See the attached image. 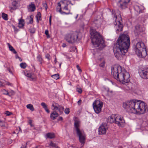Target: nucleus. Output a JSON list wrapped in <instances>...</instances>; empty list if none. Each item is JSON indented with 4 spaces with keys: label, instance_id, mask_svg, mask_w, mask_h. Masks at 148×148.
<instances>
[{
    "label": "nucleus",
    "instance_id": "f257e3e1",
    "mask_svg": "<svg viewBox=\"0 0 148 148\" xmlns=\"http://www.w3.org/2000/svg\"><path fill=\"white\" fill-rule=\"evenodd\" d=\"M130 44L129 36L124 34L120 35L116 43L115 57L118 60L123 59L129 48Z\"/></svg>",
    "mask_w": 148,
    "mask_h": 148
},
{
    "label": "nucleus",
    "instance_id": "f03ea898",
    "mask_svg": "<svg viewBox=\"0 0 148 148\" xmlns=\"http://www.w3.org/2000/svg\"><path fill=\"white\" fill-rule=\"evenodd\" d=\"M123 107L128 112L139 114L145 113L147 109V105L145 103L136 100H132L123 103Z\"/></svg>",
    "mask_w": 148,
    "mask_h": 148
},
{
    "label": "nucleus",
    "instance_id": "7ed1b4c3",
    "mask_svg": "<svg viewBox=\"0 0 148 148\" xmlns=\"http://www.w3.org/2000/svg\"><path fill=\"white\" fill-rule=\"evenodd\" d=\"M92 42L95 47H99L101 49L104 47V40L100 34L95 30L90 31Z\"/></svg>",
    "mask_w": 148,
    "mask_h": 148
},
{
    "label": "nucleus",
    "instance_id": "20e7f679",
    "mask_svg": "<svg viewBox=\"0 0 148 148\" xmlns=\"http://www.w3.org/2000/svg\"><path fill=\"white\" fill-rule=\"evenodd\" d=\"M74 127L77 135L79 137V141L83 145L85 143L86 136L84 131L80 129V123L78 118L75 117L74 120Z\"/></svg>",
    "mask_w": 148,
    "mask_h": 148
},
{
    "label": "nucleus",
    "instance_id": "39448f33",
    "mask_svg": "<svg viewBox=\"0 0 148 148\" xmlns=\"http://www.w3.org/2000/svg\"><path fill=\"white\" fill-rule=\"evenodd\" d=\"M71 1L68 0H62L57 3L56 10L57 12L62 14H68L70 11L68 8V5L70 4Z\"/></svg>",
    "mask_w": 148,
    "mask_h": 148
},
{
    "label": "nucleus",
    "instance_id": "423d86ee",
    "mask_svg": "<svg viewBox=\"0 0 148 148\" xmlns=\"http://www.w3.org/2000/svg\"><path fill=\"white\" fill-rule=\"evenodd\" d=\"M79 32L77 31H71L65 36L64 39L69 43L73 44L79 40Z\"/></svg>",
    "mask_w": 148,
    "mask_h": 148
},
{
    "label": "nucleus",
    "instance_id": "0eeeda50",
    "mask_svg": "<svg viewBox=\"0 0 148 148\" xmlns=\"http://www.w3.org/2000/svg\"><path fill=\"white\" fill-rule=\"evenodd\" d=\"M136 53L139 56L144 57L147 54L144 43L142 42H138L135 47Z\"/></svg>",
    "mask_w": 148,
    "mask_h": 148
},
{
    "label": "nucleus",
    "instance_id": "6e6552de",
    "mask_svg": "<svg viewBox=\"0 0 148 148\" xmlns=\"http://www.w3.org/2000/svg\"><path fill=\"white\" fill-rule=\"evenodd\" d=\"M113 19L115 21L114 24L116 28V32H120L122 31L123 25L122 23V20L120 13L117 14L116 13L114 14Z\"/></svg>",
    "mask_w": 148,
    "mask_h": 148
},
{
    "label": "nucleus",
    "instance_id": "1a4fd4ad",
    "mask_svg": "<svg viewBox=\"0 0 148 148\" xmlns=\"http://www.w3.org/2000/svg\"><path fill=\"white\" fill-rule=\"evenodd\" d=\"M117 77L116 79L122 83L130 82V74L125 70H122L121 69V72H120Z\"/></svg>",
    "mask_w": 148,
    "mask_h": 148
},
{
    "label": "nucleus",
    "instance_id": "9d476101",
    "mask_svg": "<svg viewBox=\"0 0 148 148\" xmlns=\"http://www.w3.org/2000/svg\"><path fill=\"white\" fill-rule=\"evenodd\" d=\"M103 102L99 100H96L93 103V107L95 112L99 114L101 112L103 107Z\"/></svg>",
    "mask_w": 148,
    "mask_h": 148
},
{
    "label": "nucleus",
    "instance_id": "9b49d317",
    "mask_svg": "<svg viewBox=\"0 0 148 148\" xmlns=\"http://www.w3.org/2000/svg\"><path fill=\"white\" fill-rule=\"evenodd\" d=\"M121 67L120 66H114L112 68L111 74L116 79L118 77V74L121 72Z\"/></svg>",
    "mask_w": 148,
    "mask_h": 148
},
{
    "label": "nucleus",
    "instance_id": "f8f14e48",
    "mask_svg": "<svg viewBox=\"0 0 148 148\" xmlns=\"http://www.w3.org/2000/svg\"><path fill=\"white\" fill-rule=\"evenodd\" d=\"M141 77L144 79H148V67H145L142 68L139 72Z\"/></svg>",
    "mask_w": 148,
    "mask_h": 148
},
{
    "label": "nucleus",
    "instance_id": "ddd939ff",
    "mask_svg": "<svg viewBox=\"0 0 148 148\" xmlns=\"http://www.w3.org/2000/svg\"><path fill=\"white\" fill-rule=\"evenodd\" d=\"M109 126L106 123H103L99 128L98 132L99 134H104L108 129Z\"/></svg>",
    "mask_w": 148,
    "mask_h": 148
},
{
    "label": "nucleus",
    "instance_id": "4468645a",
    "mask_svg": "<svg viewBox=\"0 0 148 148\" xmlns=\"http://www.w3.org/2000/svg\"><path fill=\"white\" fill-rule=\"evenodd\" d=\"M130 0H120L118 5L121 9H125L127 7L128 3L130 2Z\"/></svg>",
    "mask_w": 148,
    "mask_h": 148
},
{
    "label": "nucleus",
    "instance_id": "2eb2a0df",
    "mask_svg": "<svg viewBox=\"0 0 148 148\" xmlns=\"http://www.w3.org/2000/svg\"><path fill=\"white\" fill-rule=\"evenodd\" d=\"M125 123V121L122 117L115 114V123L119 126H121Z\"/></svg>",
    "mask_w": 148,
    "mask_h": 148
},
{
    "label": "nucleus",
    "instance_id": "dca6fc26",
    "mask_svg": "<svg viewBox=\"0 0 148 148\" xmlns=\"http://www.w3.org/2000/svg\"><path fill=\"white\" fill-rule=\"evenodd\" d=\"M122 84H123V88L124 89L128 90L132 89V84L129 82L125 83H122Z\"/></svg>",
    "mask_w": 148,
    "mask_h": 148
},
{
    "label": "nucleus",
    "instance_id": "f3484780",
    "mask_svg": "<svg viewBox=\"0 0 148 148\" xmlns=\"http://www.w3.org/2000/svg\"><path fill=\"white\" fill-rule=\"evenodd\" d=\"M27 8L29 12H34L36 10V6L34 2H31L27 6Z\"/></svg>",
    "mask_w": 148,
    "mask_h": 148
},
{
    "label": "nucleus",
    "instance_id": "a211bd4d",
    "mask_svg": "<svg viewBox=\"0 0 148 148\" xmlns=\"http://www.w3.org/2000/svg\"><path fill=\"white\" fill-rule=\"evenodd\" d=\"M18 27L20 28H23L25 24L24 20L21 18L18 20Z\"/></svg>",
    "mask_w": 148,
    "mask_h": 148
},
{
    "label": "nucleus",
    "instance_id": "6ab92c4d",
    "mask_svg": "<svg viewBox=\"0 0 148 148\" xmlns=\"http://www.w3.org/2000/svg\"><path fill=\"white\" fill-rule=\"evenodd\" d=\"M58 115V114L56 112L53 111L51 114L50 118L51 119L54 120L57 118Z\"/></svg>",
    "mask_w": 148,
    "mask_h": 148
},
{
    "label": "nucleus",
    "instance_id": "aec40b11",
    "mask_svg": "<svg viewBox=\"0 0 148 148\" xmlns=\"http://www.w3.org/2000/svg\"><path fill=\"white\" fill-rule=\"evenodd\" d=\"M55 134L53 133L49 132L47 133L45 135V137L46 138L50 139L54 138L55 137Z\"/></svg>",
    "mask_w": 148,
    "mask_h": 148
},
{
    "label": "nucleus",
    "instance_id": "412c9836",
    "mask_svg": "<svg viewBox=\"0 0 148 148\" xmlns=\"http://www.w3.org/2000/svg\"><path fill=\"white\" fill-rule=\"evenodd\" d=\"M108 121L111 123H115V114H113L109 117Z\"/></svg>",
    "mask_w": 148,
    "mask_h": 148
},
{
    "label": "nucleus",
    "instance_id": "4be33fe9",
    "mask_svg": "<svg viewBox=\"0 0 148 148\" xmlns=\"http://www.w3.org/2000/svg\"><path fill=\"white\" fill-rule=\"evenodd\" d=\"M41 104L47 113H49L50 112V111L49 109L48 108L46 104L44 102H42L41 103Z\"/></svg>",
    "mask_w": 148,
    "mask_h": 148
},
{
    "label": "nucleus",
    "instance_id": "5701e85b",
    "mask_svg": "<svg viewBox=\"0 0 148 148\" xmlns=\"http://www.w3.org/2000/svg\"><path fill=\"white\" fill-rule=\"evenodd\" d=\"M7 45L10 51H12L13 53L15 54H16L17 53L16 51L9 43H7Z\"/></svg>",
    "mask_w": 148,
    "mask_h": 148
},
{
    "label": "nucleus",
    "instance_id": "b1692460",
    "mask_svg": "<svg viewBox=\"0 0 148 148\" xmlns=\"http://www.w3.org/2000/svg\"><path fill=\"white\" fill-rule=\"evenodd\" d=\"M59 106V105L58 103L53 102L52 105V107L53 108V110H56L58 109Z\"/></svg>",
    "mask_w": 148,
    "mask_h": 148
},
{
    "label": "nucleus",
    "instance_id": "393cba45",
    "mask_svg": "<svg viewBox=\"0 0 148 148\" xmlns=\"http://www.w3.org/2000/svg\"><path fill=\"white\" fill-rule=\"evenodd\" d=\"M36 18L37 20V21L38 23L39 21L41 20V14L40 12H38L36 16Z\"/></svg>",
    "mask_w": 148,
    "mask_h": 148
},
{
    "label": "nucleus",
    "instance_id": "a878e982",
    "mask_svg": "<svg viewBox=\"0 0 148 148\" xmlns=\"http://www.w3.org/2000/svg\"><path fill=\"white\" fill-rule=\"evenodd\" d=\"M57 110L59 111L60 114H61L63 113L64 108L62 106L59 105Z\"/></svg>",
    "mask_w": 148,
    "mask_h": 148
},
{
    "label": "nucleus",
    "instance_id": "bb28decb",
    "mask_svg": "<svg viewBox=\"0 0 148 148\" xmlns=\"http://www.w3.org/2000/svg\"><path fill=\"white\" fill-rule=\"evenodd\" d=\"M26 107L27 108L29 109L32 111H33L34 110V108L33 106V105L31 104H29L27 105Z\"/></svg>",
    "mask_w": 148,
    "mask_h": 148
},
{
    "label": "nucleus",
    "instance_id": "cd10ccee",
    "mask_svg": "<svg viewBox=\"0 0 148 148\" xmlns=\"http://www.w3.org/2000/svg\"><path fill=\"white\" fill-rule=\"evenodd\" d=\"M30 80L33 81H36L37 80V77L35 75H34L33 73H32V76L29 77Z\"/></svg>",
    "mask_w": 148,
    "mask_h": 148
},
{
    "label": "nucleus",
    "instance_id": "c85d7f7f",
    "mask_svg": "<svg viewBox=\"0 0 148 148\" xmlns=\"http://www.w3.org/2000/svg\"><path fill=\"white\" fill-rule=\"evenodd\" d=\"M2 17L5 20L7 21L8 19V14L4 13L3 12L2 13Z\"/></svg>",
    "mask_w": 148,
    "mask_h": 148
},
{
    "label": "nucleus",
    "instance_id": "c756f323",
    "mask_svg": "<svg viewBox=\"0 0 148 148\" xmlns=\"http://www.w3.org/2000/svg\"><path fill=\"white\" fill-rule=\"evenodd\" d=\"M24 75L29 78V77L32 76V73H29L27 70L24 71Z\"/></svg>",
    "mask_w": 148,
    "mask_h": 148
},
{
    "label": "nucleus",
    "instance_id": "7c9ffc66",
    "mask_svg": "<svg viewBox=\"0 0 148 148\" xmlns=\"http://www.w3.org/2000/svg\"><path fill=\"white\" fill-rule=\"evenodd\" d=\"M37 59L38 61L40 62L41 64H42L43 61L42 56L40 55H38L37 57Z\"/></svg>",
    "mask_w": 148,
    "mask_h": 148
},
{
    "label": "nucleus",
    "instance_id": "2f4dec72",
    "mask_svg": "<svg viewBox=\"0 0 148 148\" xmlns=\"http://www.w3.org/2000/svg\"><path fill=\"white\" fill-rule=\"evenodd\" d=\"M1 90L3 94L9 95V92L7 90H6L4 89H3Z\"/></svg>",
    "mask_w": 148,
    "mask_h": 148
},
{
    "label": "nucleus",
    "instance_id": "473e14b6",
    "mask_svg": "<svg viewBox=\"0 0 148 148\" xmlns=\"http://www.w3.org/2000/svg\"><path fill=\"white\" fill-rule=\"evenodd\" d=\"M20 67L23 69H25L27 66V64L25 62L21 63L20 64Z\"/></svg>",
    "mask_w": 148,
    "mask_h": 148
},
{
    "label": "nucleus",
    "instance_id": "72a5a7b5",
    "mask_svg": "<svg viewBox=\"0 0 148 148\" xmlns=\"http://www.w3.org/2000/svg\"><path fill=\"white\" fill-rule=\"evenodd\" d=\"M136 30L138 32H140L141 31V27L139 25H137L135 26Z\"/></svg>",
    "mask_w": 148,
    "mask_h": 148
},
{
    "label": "nucleus",
    "instance_id": "f704fd0d",
    "mask_svg": "<svg viewBox=\"0 0 148 148\" xmlns=\"http://www.w3.org/2000/svg\"><path fill=\"white\" fill-rule=\"evenodd\" d=\"M10 10L11 12H12L13 10H15L16 9V8L12 5H10L9 7Z\"/></svg>",
    "mask_w": 148,
    "mask_h": 148
},
{
    "label": "nucleus",
    "instance_id": "c9c22d12",
    "mask_svg": "<svg viewBox=\"0 0 148 148\" xmlns=\"http://www.w3.org/2000/svg\"><path fill=\"white\" fill-rule=\"evenodd\" d=\"M49 145L50 146H51L52 147H54L55 148H57L58 147L56 145V144L53 143L52 141H51Z\"/></svg>",
    "mask_w": 148,
    "mask_h": 148
},
{
    "label": "nucleus",
    "instance_id": "e433bc0d",
    "mask_svg": "<svg viewBox=\"0 0 148 148\" xmlns=\"http://www.w3.org/2000/svg\"><path fill=\"white\" fill-rule=\"evenodd\" d=\"M51 77L56 79H57L59 78V75L58 74H55L52 75Z\"/></svg>",
    "mask_w": 148,
    "mask_h": 148
},
{
    "label": "nucleus",
    "instance_id": "4c0bfd02",
    "mask_svg": "<svg viewBox=\"0 0 148 148\" xmlns=\"http://www.w3.org/2000/svg\"><path fill=\"white\" fill-rule=\"evenodd\" d=\"M45 34L46 35L47 38H49L50 37V36L49 33V31L47 29L45 30Z\"/></svg>",
    "mask_w": 148,
    "mask_h": 148
},
{
    "label": "nucleus",
    "instance_id": "58836bf2",
    "mask_svg": "<svg viewBox=\"0 0 148 148\" xmlns=\"http://www.w3.org/2000/svg\"><path fill=\"white\" fill-rule=\"evenodd\" d=\"M76 91L79 93L81 94L82 92V90L81 88H77L76 89Z\"/></svg>",
    "mask_w": 148,
    "mask_h": 148
},
{
    "label": "nucleus",
    "instance_id": "ea45409f",
    "mask_svg": "<svg viewBox=\"0 0 148 148\" xmlns=\"http://www.w3.org/2000/svg\"><path fill=\"white\" fill-rule=\"evenodd\" d=\"M70 112V110L68 108H66L64 110V112L65 114H68Z\"/></svg>",
    "mask_w": 148,
    "mask_h": 148
},
{
    "label": "nucleus",
    "instance_id": "a19ab883",
    "mask_svg": "<svg viewBox=\"0 0 148 148\" xmlns=\"http://www.w3.org/2000/svg\"><path fill=\"white\" fill-rule=\"evenodd\" d=\"M17 2L16 1H14L11 4L12 5L14 6V7H15L16 8H17Z\"/></svg>",
    "mask_w": 148,
    "mask_h": 148
},
{
    "label": "nucleus",
    "instance_id": "79ce46f5",
    "mask_svg": "<svg viewBox=\"0 0 148 148\" xmlns=\"http://www.w3.org/2000/svg\"><path fill=\"white\" fill-rule=\"evenodd\" d=\"M30 20L29 21V23L30 24H32L33 23V16L32 15H31L30 16Z\"/></svg>",
    "mask_w": 148,
    "mask_h": 148
},
{
    "label": "nucleus",
    "instance_id": "37998d69",
    "mask_svg": "<svg viewBox=\"0 0 148 148\" xmlns=\"http://www.w3.org/2000/svg\"><path fill=\"white\" fill-rule=\"evenodd\" d=\"M5 114H6L7 116H10L12 114V112H10L8 111H6Z\"/></svg>",
    "mask_w": 148,
    "mask_h": 148
},
{
    "label": "nucleus",
    "instance_id": "c03bdc74",
    "mask_svg": "<svg viewBox=\"0 0 148 148\" xmlns=\"http://www.w3.org/2000/svg\"><path fill=\"white\" fill-rule=\"evenodd\" d=\"M105 62L103 61L99 65V66L102 67H104L105 66Z\"/></svg>",
    "mask_w": 148,
    "mask_h": 148
},
{
    "label": "nucleus",
    "instance_id": "a18cd8bd",
    "mask_svg": "<svg viewBox=\"0 0 148 148\" xmlns=\"http://www.w3.org/2000/svg\"><path fill=\"white\" fill-rule=\"evenodd\" d=\"M32 120H29L28 121V123L32 127H34V125L32 124Z\"/></svg>",
    "mask_w": 148,
    "mask_h": 148
},
{
    "label": "nucleus",
    "instance_id": "49530a36",
    "mask_svg": "<svg viewBox=\"0 0 148 148\" xmlns=\"http://www.w3.org/2000/svg\"><path fill=\"white\" fill-rule=\"evenodd\" d=\"M7 85L8 86H12V84L10 83V82H5V84H4V85Z\"/></svg>",
    "mask_w": 148,
    "mask_h": 148
},
{
    "label": "nucleus",
    "instance_id": "de8ad7c7",
    "mask_svg": "<svg viewBox=\"0 0 148 148\" xmlns=\"http://www.w3.org/2000/svg\"><path fill=\"white\" fill-rule=\"evenodd\" d=\"M45 57L46 58H47L48 60H50V56L49 54H46L45 56Z\"/></svg>",
    "mask_w": 148,
    "mask_h": 148
},
{
    "label": "nucleus",
    "instance_id": "09e8293b",
    "mask_svg": "<svg viewBox=\"0 0 148 148\" xmlns=\"http://www.w3.org/2000/svg\"><path fill=\"white\" fill-rule=\"evenodd\" d=\"M76 67L77 68V69L78 70L80 71V72H82V69H80V67L78 65H77V66H76Z\"/></svg>",
    "mask_w": 148,
    "mask_h": 148
},
{
    "label": "nucleus",
    "instance_id": "8fccbe9b",
    "mask_svg": "<svg viewBox=\"0 0 148 148\" xmlns=\"http://www.w3.org/2000/svg\"><path fill=\"white\" fill-rule=\"evenodd\" d=\"M13 27L14 29V31L16 32H17L19 30L15 26H13Z\"/></svg>",
    "mask_w": 148,
    "mask_h": 148
},
{
    "label": "nucleus",
    "instance_id": "3c124183",
    "mask_svg": "<svg viewBox=\"0 0 148 148\" xmlns=\"http://www.w3.org/2000/svg\"><path fill=\"white\" fill-rule=\"evenodd\" d=\"M30 32L32 33H34L35 32V30L34 29H30Z\"/></svg>",
    "mask_w": 148,
    "mask_h": 148
},
{
    "label": "nucleus",
    "instance_id": "603ef678",
    "mask_svg": "<svg viewBox=\"0 0 148 148\" xmlns=\"http://www.w3.org/2000/svg\"><path fill=\"white\" fill-rule=\"evenodd\" d=\"M5 86V85L3 84L2 82L0 81V87Z\"/></svg>",
    "mask_w": 148,
    "mask_h": 148
},
{
    "label": "nucleus",
    "instance_id": "864d4df0",
    "mask_svg": "<svg viewBox=\"0 0 148 148\" xmlns=\"http://www.w3.org/2000/svg\"><path fill=\"white\" fill-rule=\"evenodd\" d=\"M82 103V100L79 99L77 103L78 105H80Z\"/></svg>",
    "mask_w": 148,
    "mask_h": 148
},
{
    "label": "nucleus",
    "instance_id": "5fc2aeb1",
    "mask_svg": "<svg viewBox=\"0 0 148 148\" xmlns=\"http://www.w3.org/2000/svg\"><path fill=\"white\" fill-rule=\"evenodd\" d=\"M51 16H50V18H49V22L50 25H51Z\"/></svg>",
    "mask_w": 148,
    "mask_h": 148
},
{
    "label": "nucleus",
    "instance_id": "6e6d98bb",
    "mask_svg": "<svg viewBox=\"0 0 148 148\" xmlns=\"http://www.w3.org/2000/svg\"><path fill=\"white\" fill-rule=\"evenodd\" d=\"M112 91H110L109 90H108V95H110V93H112Z\"/></svg>",
    "mask_w": 148,
    "mask_h": 148
},
{
    "label": "nucleus",
    "instance_id": "4d7b16f0",
    "mask_svg": "<svg viewBox=\"0 0 148 148\" xmlns=\"http://www.w3.org/2000/svg\"><path fill=\"white\" fill-rule=\"evenodd\" d=\"M63 120V118L62 117H60L58 119V120L62 121Z\"/></svg>",
    "mask_w": 148,
    "mask_h": 148
},
{
    "label": "nucleus",
    "instance_id": "13d9d810",
    "mask_svg": "<svg viewBox=\"0 0 148 148\" xmlns=\"http://www.w3.org/2000/svg\"><path fill=\"white\" fill-rule=\"evenodd\" d=\"M45 8L46 10H47L48 7L47 4H45Z\"/></svg>",
    "mask_w": 148,
    "mask_h": 148
},
{
    "label": "nucleus",
    "instance_id": "bf43d9fd",
    "mask_svg": "<svg viewBox=\"0 0 148 148\" xmlns=\"http://www.w3.org/2000/svg\"><path fill=\"white\" fill-rule=\"evenodd\" d=\"M66 46V44L65 43H63V45H62V46L63 47H65Z\"/></svg>",
    "mask_w": 148,
    "mask_h": 148
},
{
    "label": "nucleus",
    "instance_id": "052dcab7",
    "mask_svg": "<svg viewBox=\"0 0 148 148\" xmlns=\"http://www.w3.org/2000/svg\"><path fill=\"white\" fill-rule=\"evenodd\" d=\"M18 58L19 59V60L21 61H22V59L21 58L19 57H18Z\"/></svg>",
    "mask_w": 148,
    "mask_h": 148
},
{
    "label": "nucleus",
    "instance_id": "680f3d73",
    "mask_svg": "<svg viewBox=\"0 0 148 148\" xmlns=\"http://www.w3.org/2000/svg\"><path fill=\"white\" fill-rule=\"evenodd\" d=\"M55 63H56L57 62V59H56V58H55Z\"/></svg>",
    "mask_w": 148,
    "mask_h": 148
},
{
    "label": "nucleus",
    "instance_id": "e2e57ef3",
    "mask_svg": "<svg viewBox=\"0 0 148 148\" xmlns=\"http://www.w3.org/2000/svg\"><path fill=\"white\" fill-rule=\"evenodd\" d=\"M143 10H141V11H139V13H142L143 12Z\"/></svg>",
    "mask_w": 148,
    "mask_h": 148
},
{
    "label": "nucleus",
    "instance_id": "0e129e2a",
    "mask_svg": "<svg viewBox=\"0 0 148 148\" xmlns=\"http://www.w3.org/2000/svg\"><path fill=\"white\" fill-rule=\"evenodd\" d=\"M36 1V0H35Z\"/></svg>",
    "mask_w": 148,
    "mask_h": 148
}]
</instances>
